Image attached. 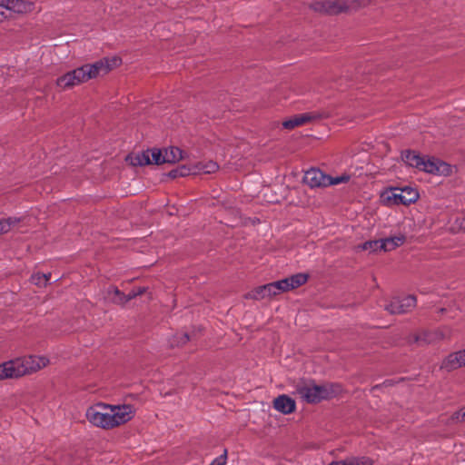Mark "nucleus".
<instances>
[{"mask_svg": "<svg viewBox=\"0 0 465 465\" xmlns=\"http://www.w3.org/2000/svg\"><path fill=\"white\" fill-rule=\"evenodd\" d=\"M135 414L130 404H107L99 402L87 408L85 417L93 425L104 430H112L130 421Z\"/></svg>", "mask_w": 465, "mask_h": 465, "instance_id": "obj_1", "label": "nucleus"}, {"mask_svg": "<svg viewBox=\"0 0 465 465\" xmlns=\"http://www.w3.org/2000/svg\"><path fill=\"white\" fill-rule=\"evenodd\" d=\"M121 64L119 57L103 58L94 64H86L56 79V85L63 90L73 88L90 79L106 74Z\"/></svg>", "mask_w": 465, "mask_h": 465, "instance_id": "obj_2", "label": "nucleus"}, {"mask_svg": "<svg viewBox=\"0 0 465 465\" xmlns=\"http://www.w3.org/2000/svg\"><path fill=\"white\" fill-rule=\"evenodd\" d=\"M49 364L45 356L29 355L0 363V381L19 379L35 373Z\"/></svg>", "mask_w": 465, "mask_h": 465, "instance_id": "obj_3", "label": "nucleus"}, {"mask_svg": "<svg viewBox=\"0 0 465 465\" xmlns=\"http://www.w3.org/2000/svg\"><path fill=\"white\" fill-rule=\"evenodd\" d=\"M307 280V274L297 273L285 279L254 288L246 294V298L256 301L270 299L282 292H285L303 285Z\"/></svg>", "mask_w": 465, "mask_h": 465, "instance_id": "obj_4", "label": "nucleus"}, {"mask_svg": "<svg viewBox=\"0 0 465 465\" xmlns=\"http://www.w3.org/2000/svg\"><path fill=\"white\" fill-rule=\"evenodd\" d=\"M341 391L338 384L317 385L312 381L299 382L295 387V393L307 403H317L331 399Z\"/></svg>", "mask_w": 465, "mask_h": 465, "instance_id": "obj_5", "label": "nucleus"}, {"mask_svg": "<svg viewBox=\"0 0 465 465\" xmlns=\"http://www.w3.org/2000/svg\"><path fill=\"white\" fill-rule=\"evenodd\" d=\"M401 158L409 166L431 174L444 173L449 167L448 164L438 159L425 158L417 152L411 150L402 152Z\"/></svg>", "mask_w": 465, "mask_h": 465, "instance_id": "obj_6", "label": "nucleus"}, {"mask_svg": "<svg viewBox=\"0 0 465 465\" xmlns=\"http://www.w3.org/2000/svg\"><path fill=\"white\" fill-rule=\"evenodd\" d=\"M416 306V298L408 295L402 298L395 297L385 305V310L391 314H401L411 311Z\"/></svg>", "mask_w": 465, "mask_h": 465, "instance_id": "obj_7", "label": "nucleus"}, {"mask_svg": "<svg viewBox=\"0 0 465 465\" xmlns=\"http://www.w3.org/2000/svg\"><path fill=\"white\" fill-rule=\"evenodd\" d=\"M311 8L322 14L337 15L346 11L348 5L341 0H322L312 3Z\"/></svg>", "mask_w": 465, "mask_h": 465, "instance_id": "obj_8", "label": "nucleus"}, {"mask_svg": "<svg viewBox=\"0 0 465 465\" xmlns=\"http://www.w3.org/2000/svg\"><path fill=\"white\" fill-rule=\"evenodd\" d=\"M419 198L416 190L411 187L396 188L392 190L391 194L388 196V201H391L394 204L409 205L415 203Z\"/></svg>", "mask_w": 465, "mask_h": 465, "instance_id": "obj_9", "label": "nucleus"}, {"mask_svg": "<svg viewBox=\"0 0 465 465\" xmlns=\"http://www.w3.org/2000/svg\"><path fill=\"white\" fill-rule=\"evenodd\" d=\"M164 152L156 148L149 149L138 153L133 162L134 165L161 164L164 163Z\"/></svg>", "mask_w": 465, "mask_h": 465, "instance_id": "obj_10", "label": "nucleus"}, {"mask_svg": "<svg viewBox=\"0 0 465 465\" xmlns=\"http://www.w3.org/2000/svg\"><path fill=\"white\" fill-rule=\"evenodd\" d=\"M451 336V329L448 326H442L431 331H424L418 337L417 341L430 344L440 341L450 339Z\"/></svg>", "mask_w": 465, "mask_h": 465, "instance_id": "obj_11", "label": "nucleus"}, {"mask_svg": "<svg viewBox=\"0 0 465 465\" xmlns=\"http://www.w3.org/2000/svg\"><path fill=\"white\" fill-rule=\"evenodd\" d=\"M303 181L312 188L326 187L330 183V175L319 169L312 168L305 173Z\"/></svg>", "mask_w": 465, "mask_h": 465, "instance_id": "obj_12", "label": "nucleus"}, {"mask_svg": "<svg viewBox=\"0 0 465 465\" xmlns=\"http://www.w3.org/2000/svg\"><path fill=\"white\" fill-rule=\"evenodd\" d=\"M6 7V15L11 17V14L24 15L28 14L34 10L35 5L32 2L25 0H5Z\"/></svg>", "mask_w": 465, "mask_h": 465, "instance_id": "obj_13", "label": "nucleus"}, {"mask_svg": "<svg viewBox=\"0 0 465 465\" xmlns=\"http://www.w3.org/2000/svg\"><path fill=\"white\" fill-rule=\"evenodd\" d=\"M321 116L319 114H314V113L301 114L293 116L292 118H291L287 121H284L282 123V126L285 129H293L297 126L302 125L306 123H309V122L318 119Z\"/></svg>", "mask_w": 465, "mask_h": 465, "instance_id": "obj_14", "label": "nucleus"}, {"mask_svg": "<svg viewBox=\"0 0 465 465\" xmlns=\"http://www.w3.org/2000/svg\"><path fill=\"white\" fill-rule=\"evenodd\" d=\"M273 407L283 414H290L295 411V401L291 397L282 394L273 401Z\"/></svg>", "mask_w": 465, "mask_h": 465, "instance_id": "obj_15", "label": "nucleus"}, {"mask_svg": "<svg viewBox=\"0 0 465 465\" xmlns=\"http://www.w3.org/2000/svg\"><path fill=\"white\" fill-rule=\"evenodd\" d=\"M463 367L460 351L449 354L441 362L440 369L448 372Z\"/></svg>", "mask_w": 465, "mask_h": 465, "instance_id": "obj_16", "label": "nucleus"}, {"mask_svg": "<svg viewBox=\"0 0 465 465\" xmlns=\"http://www.w3.org/2000/svg\"><path fill=\"white\" fill-rule=\"evenodd\" d=\"M406 237L404 235H398L381 239V250L384 252H391L405 242Z\"/></svg>", "mask_w": 465, "mask_h": 465, "instance_id": "obj_17", "label": "nucleus"}, {"mask_svg": "<svg viewBox=\"0 0 465 465\" xmlns=\"http://www.w3.org/2000/svg\"><path fill=\"white\" fill-rule=\"evenodd\" d=\"M106 298L109 299L114 304H126L125 294L122 292L117 287L114 286H110L107 289Z\"/></svg>", "mask_w": 465, "mask_h": 465, "instance_id": "obj_18", "label": "nucleus"}, {"mask_svg": "<svg viewBox=\"0 0 465 465\" xmlns=\"http://www.w3.org/2000/svg\"><path fill=\"white\" fill-rule=\"evenodd\" d=\"M24 218L21 217H8L5 219H0V235L10 232L19 223L23 222Z\"/></svg>", "mask_w": 465, "mask_h": 465, "instance_id": "obj_19", "label": "nucleus"}, {"mask_svg": "<svg viewBox=\"0 0 465 465\" xmlns=\"http://www.w3.org/2000/svg\"><path fill=\"white\" fill-rule=\"evenodd\" d=\"M165 163H174L183 158V151L174 146H170L163 150Z\"/></svg>", "mask_w": 465, "mask_h": 465, "instance_id": "obj_20", "label": "nucleus"}, {"mask_svg": "<svg viewBox=\"0 0 465 465\" xmlns=\"http://www.w3.org/2000/svg\"><path fill=\"white\" fill-rule=\"evenodd\" d=\"M218 164L213 161H209L207 163H199L196 165H193V174L196 173H213L218 170Z\"/></svg>", "mask_w": 465, "mask_h": 465, "instance_id": "obj_21", "label": "nucleus"}, {"mask_svg": "<svg viewBox=\"0 0 465 465\" xmlns=\"http://www.w3.org/2000/svg\"><path fill=\"white\" fill-rule=\"evenodd\" d=\"M340 465H372V460L367 457H349L341 460Z\"/></svg>", "mask_w": 465, "mask_h": 465, "instance_id": "obj_22", "label": "nucleus"}, {"mask_svg": "<svg viewBox=\"0 0 465 465\" xmlns=\"http://www.w3.org/2000/svg\"><path fill=\"white\" fill-rule=\"evenodd\" d=\"M51 277V273H34L30 281L33 284L37 285L39 287L46 286Z\"/></svg>", "mask_w": 465, "mask_h": 465, "instance_id": "obj_23", "label": "nucleus"}, {"mask_svg": "<svg viewBox=\"0 0 465 465\" xmlns=\"http://www.w3.org/2000/svg\"><path fill=\"white\" fill-rule=\"evenodd\" d=\"M381 240H374V241H368L358 246V249L361 251H368L369 252H374L378 250H381Z\"/></svg>", "mask_w": 465, "mask_h": 465, "instance_id": "obj_24", "label": "nucleus"}, {"mask_svg": "<svg viewBox=\"0 0 465 465\" xmlns=\"http://www.w3.org/2000/svg\"><path fill=\"white\" fill-rule=\"evenodd\" d=\"M189 341V335L185 332L176 333L170 340V344L172 347L174 346H183Z\"/></svg>", "mask_w": 465, "mask_h": 465, "instance_id": "obj_25", "label": "nucleus"}, {"mask_svg": "<svg viewBox=\"0 0 465 465\" xmlns=\"http://www.w3.org/2000/svg\"><path fill=\"white\" fill-rule=\"evenodd\" d=\"M193 166L192 167H186L185 165H183L181 166L179 169L177 170H174V171H172L171 172V175L173 177H176V176H186V175H189V174H193Z\"/></svg>", "mask_w": 465, "mask_h": 465, "instance_id": "obj_26", "label": "nucleus"}, {"mask_svg": "<svg viewBox=\"0 0 465 465\" xmlns=\"http://www.w3.org/2000/svg\"><path fill=\"white\" fill-rule=\"evenodd\" d=\"M350 180V176L346 174L339 175L336 177L330 176V185H336L343 183H347Z\"/></svg>", "mask_w": 465, "mask_h": 465, "instance_id": "obj_27", "label": "nucleus"}, {"mask_svg": "<svg viewBox=\"0 0 465 465\" xmlns=\"http://www.w3.org/2000/svg\"><path fill=\"white\" fill-rule=\"evenodd\" d=\"M465 421L463 418H461V411L460 410L458 411H455L446 421L447 424H455Z\"/></svg>", "mask_w": 465, "mask_h": 465, "instance_id": "obj_28", "label": "nucleus"}, {"mask_svg": "<svg viewBox=\"0 0 465 465\" xmlns=\"http://www.w3.org/2000/svg\"><path fill=\"white\" fill-rule=\"evenodd\" d=\"M227 461V450H223V453L215 458L210 465H225Z\"/></svg>", "mask_w": 465, "mask_h": 465, "instance_id": "obj_29", "label": "nucleus"}, {"mask_svg": "<svg viewBox=\"0 0 465 465\" xmlns=\"http://www.w3.org/2000/svg\"><path fill=\"white\" fill-rule=\"evenodd\" d=\"M8 15H6V7L5 5V0H0V22L7 19Z\"/></svg>", "mask_w": 465, "mask_h": 465, "instance_id": "obj_30", "label": "nucleus"}, {"mask_svg": "<svg viewBox=\"0 0 465 465\" xmlns=\"http://www.w3.org/2000/svg\"><path fill=\"white\" fill-rule=\"evenodd\" d=\"M137 297L136 293H135V290H132L128 294H125V300H126V303L133 300L134 298Z\"/></svg>", "mask_w": 465, "mask_h": 465, "instance_id": "obj_31", "label": "nucleus"}, {"mask_svg": "<svg viewBox=\"0 0 465 465\" xmlns=\"http://www.w3.org/2000/svg\"><path fill=\"white\" fill-rule=\"evenodd\" d=\"M134 290H135V293H136L137 296L142 295L145 292V288L144 287H139V288L134 289Z\"/></svg>", "mask_w": 465, "mask_h": 465, "instance_id": "obj_32", "label": "nucleus"}, {"mask_svg": "<svg viewBox=\"0 0 465 465\" xmlns=\"http://www.w3.org/2000/svg\"><path fill=\"white\" fill-rule=\"evenodd\" d=\"M460 352L461 359H462V361H463V366H465V349L464 350H460Z\"/></svg>", "mask_w": 465, "mask_h": 465, "instance_id": "obj_33", "label": "nucleus"}, {"mask_svg": "<svg viewBox=\"0 0 465 465\" xmlns=\"http://www.w3.org/2000/svg\"><path fill=\"white\" fill-rule=\"evenodd\" d=\"M460 411H461V418H463V420H465V407L463 409H461Z\"/></svg>", "mask_w": 465, "mask_h": 465, "instance_id": "obj_34", "label": "nucleus"}, {"mask_svg": "<svg viewBox=\"0 0 465 465\" xmlns=\"http://www.w3.org/2000/svg\"><path fill=\"white\" fill-rule=\"evenodd\" d=\"M463 223H465V219H462L461 224H462Z\"/></svg>", "mask_w": 465, "mask_h": 465, "instance_id": "obj_35", "label": "nucleus"}]
</instances>
